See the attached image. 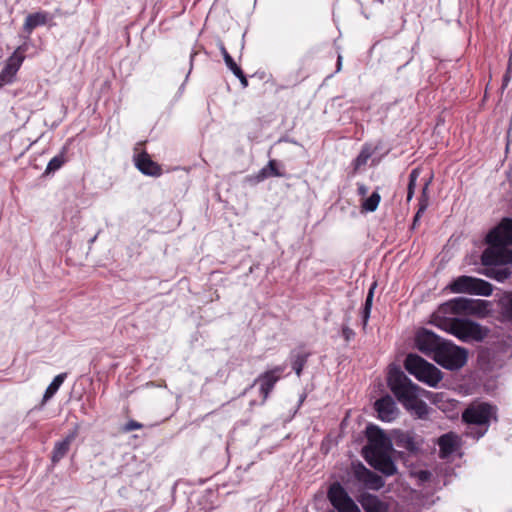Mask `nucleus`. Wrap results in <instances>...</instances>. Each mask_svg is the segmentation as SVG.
Listing matches in <instances>:
<instances>
[{
	"label": "nucleus",
	"mask_w": 512,
	"mask_h": 512,
	"mask_svg": "<svg viewBox=\"0 0 512 512\" xmlns=\"http://www.w3.org/2000/svg\"><path fill=\"white\" fill-rule=\"evenodd\" d=\"M342 336L345 339V341L349 342L351 339L354 338L355 333L351 328L345 325L342 327Z\"/></svg>",
	"instance_id": "nucleus-35"
},
{
	"label": "nucleus",
	"mask_w": 512,
	"mask_h": 512,
	"mask_svg": "<svg viewBox=\"0 0 512 512\" xmlns=\"http://www.w3.org/2000/svg\"><path fill=\"white\" fill-rule=\"evenodd\" d=\"M427 188H428V183H426L424 188H423V191H422L423 196L426 195Z\"/></svg>",
	"instance_id": "nucleus-40"
},
{
	"label": "nucleus",
	"mask_w": 512,
	"mask_h": 512,
	"mask_svg": "<svg viewBox=\"0 0 512 512\" xmlns=\"http://www.w3.org/2000/svg\"><path fill=\"white\" fill-rule=\"evenodd\" d=\"M142 427H143V425L141 423H139L135 420H130L125 424L123 431L130 432L133 430L141 429Z\"/></svg>",
	"instance_id": "nucleus-34"
},
{
	"label": "nucleus",
	"mask_w": 512,
	"mask_h": 512,
	"mask_svg": "<svg viewBox=\"0 0 512 512\" xmlns=\"http://www.w3.org/2000/svg\"><path fill=\"white\" fill-rule=\"evenodd\" d=\"M375 286H376V284L374 283L370 287V289H369V291L367 293V296H366V300H365V304H364L363 310H362V322H363V326L364 327L367 325V322H368L369 317H370L372 303H373V297H374Z\"/></svg>",
	"instance_id": "nucleus-27"
},
{
	"label": "nucleus",
	"mask_w": 512,
	"mask_h": 512,
	"mask_svg": "<svg viewBox=\"0 0 512 512\" xmlns=\"http://www.w3.org/2000/svg\"><path fill=\"white\" fill-rule=\"evenodd\" d=\"M219 49H220V51H221V53L223 55L225 64L232 71V73L233 74H235L236 72L240 73V69L241 68L235 63L234 59L228 53V51L226 50V48H225L223 43L219 44Z\"/></svg>",
	"instance_id": "nucleus-30"
},
{
	"label": "nucleus",
	"mask_w": 512,
	"mask_h": 512,
	"mask_svg": "<svg viewBox=\"0 0 512 512\" xmlns=\"http://www.w3.org/2000/svg\"><path fill=\"white\" fill-rule=\"evenodd\" d=\"M501 315L509 321H512V293H507L499 300Z\"/></svg>",
	"instance_id": "nucleus-26"
},
{
	"label": "nucleus",
	"mask_w": 512,
	"mask_h": 512,
	"mask_svg": "<svg viewBox=\"0 0 512 512\" xmlns=\"http://www.w3.org/2000/svg\"><path fill=\"white\" fill-rule=\"evenodd\" d=\"M368 444L364 448L366 455L390 452L391 441L385 433L377 426L370 425L367 427Z\"/></svg>",
	"instance_id": "nucleus-9"
},
{
	"label": "nucleus",
	"mask_w": 512,
	"mask_h": 512,
	"mask_svg": "<svg viewBox=\"0 0 512 512\" xmlns=\"http://www.w3.org/2000/svg\"><path fill=\"white\" fill-rule=\"evenodd\" d=\"M445 339L440 338L428 329H421L415 337V344L419 351L434 359V355L441 348Z\"/></svg>",
	"instance_id": "nucleus-10"
},
{
	"label": "nucleus",
	"mask_w": 512,
	"mask_h": 512,
	"mask_svg": "<svg viewBox=\"0 0 512 512\" xmlns=\"http://www.w3.org/2000/svg\"><path fill=\"white\" fill-rule=\"evenodd\" d=\"M387 382L392 393L407 410H414L418 415H422L427 406L418 398V385L397 368L389 371Z\"/></svg>",
	"instance_id": "nucleus-2"
},
{
	"label": "nucleus",
	"mask_w": 512,
	"mask_h": 512,
	"mask_svg": "<svg viewBox=\"0 0 512 512\" xmlns=\"http://www.w3.org/2000/svg\"><path fill=\"white\" fill-rule=\"evenodd\" d=\"M467 358V349L459 347L449 340H445L441 348H438V352L434 355L433 360L441 367L455 371L466 364Z\"/></svg>",
	"instance_id": "nucleus-5"
},
{
	"label": "nucleus",
	"mask_w": 512,
	"mask_h": 512,
	"mask_svg": "<svg viewBox=\"0 0 512 512\" xmlns=\"http://www.w3.org/2000/svg\"><path fill=\"white\" fill-rule=\"evenodd\" d=\"M381 201V196L378 191H374L368 198L362 203V209L367 212H374Z\"/></svg>",
	"instance_id": "nucleus-28"
},
{
	"label": "nucleus",
	"mask_w": 512,
	"mask_h": 512,
	"mask_svg": "<svg viewBox=\"0 0 512 512\" xmlns=\"http://www.w3.org/2000/svg\"><path fill=\"white\" fill-rule=\"evenodd\" d=\"M341 67H342V56L339 54L338 57H337V69H336V71L339 72L341 70Z\"/></svg>",
	"instance_id": "nucleus-39"
},
{
	"label": "nucleus",
	"mask_w": 512,
	"mask_h": 512,
	"mask_svg": "<svg viewBox=\"0 0 512 512\" xmlns=\"http://www.w3.org/2000/svg\"><path fill=\"white\" fill-rule=\"evenodd\" d=\"M371 155L372 153L369 148H363L359 155L354 160L355 169H358L361 166L365 165L368 159L371 157Z\"/></svg>",
	"instance_id": "nucleus-32"
},
{
	"label": "nucleus",
	"mask_w": 512,
	"mask_h": 512,
	"mask_svg": "<svg viewBox=\"0 0 512 512\" xmlns=\"http://www.w3.org/2000/svg\"><path fill=\"white\" fill-rule=\"evenodd\" d=\"M375 410L379 419L385 422L393 421L398 415V409L395 401L390 395L378 399L375 404Z\"/></svg>",
	"instance_id": "nucleus-15"
},
{
	"label": "nucleus",
	"mask_w": 512,
	"mask_h": 512,
	"mask_svg": "<svg viewBox=\"0 0 512 512\" xmlns=\"http://www.w3.org/2000/svg\"><path fill=\"white\" fill-rule=\"evenodd\" d=\"M365 458L371 466L386 476H392L397 471L396 465L390 457L389 452L366 455Z\"/></svg>",
	"instance_id": "nucleus-13"
},
{
	"label": "nucleus",
	"mask_w": 512,
	"mask_h": 512,
	"mask_svg": "<svg viewBox=\"0 0 512 512\" xmlns=\"http://www.w3.org/2000/svg\"><path fill=\"white\" fill-rule=\"evenodd\" d=\"M67 377V374L66 373H61V374H58L53 380L52 382L49 384V386L47 387L44 395H43V400L44 401H47L49 399H51L55 393L58 391V389L60 388V386L63 384L64 380L66 379Z\"/></svg>",
	"instance_id": "nucleus-25"
},
{
	"label": "nucleus",
	"mask_w": 512,
	"mask_h": 512,
	"mask_svg": "<svg viewBox=\"0 0 512 512\" xmlns=\"http://www.w3.org/2000/svg\"><path fill=\"white\" fill-rule=\"evenodd\" d=\"M438 445L443 454H452L456 450L457 436L453 433L444 434L439 438Z\"/></svg>",
	"instance_id": "nucleus-23"
},
{
	"label": "nucleus",
	"mask_w": 512,
	"mask_h": 512,
	"mask_svg": "<svg viewBox=\"0 0 512 512\" xmlns=\"http://www.w3.org/2000/svg\"><path fill=\"white\" fill-rule=\"evenodd\" d=\"M362 507L365 512H387V505L381 501L377 496L364 495L361 501Z\"/></svg>",
	"instance_id": "nucleus-20"
},
{
	"label": "nucleus",
	"mask_w": 512,
	"mask_h": 512,
	"mask_svg": "<svg viewBox=\"0 0 512 512\" xmlns=\"http://www.w3.org/2000/svg\"><path fill=\"white\" fill-rule=\"evenodd\" d=\"M308 355L305 353H297L293 355L292 368L296 375L300 377L302 370L307 362Z\"/></svg>",
	"instance_id": "nucleus-29"
},
{
	"label": "nucleus",
	"mask_w": 512,
	"mask_h": 512,
	"mask_svg": "<svg viewBox=\"0 0 512 512\" xmlns=\"http://www.w3.org/2000/svg\"><path fill=\"white\" fill-rule=\"evenodd\" d=\"M305 395H301L300 399H299V405L302 404V402L304 401L305 399Z\"/></svg>",
	"instance_id": "nucleus-41"
},
{
	"label": "nucleus",
	"mask_w": 512,
	"mask_h": 512,
	"mask_svg": "<svg viewBox=\"0 0 512 512\" xmlns=\"http://www.w3.org/2000/svg\"><path fill=\"white\" fill-rule=\"evenodd\" d=\"M328 499L333 507L339 512H360L353 499L338 482L331 484L329 487Z\"/></svg>",
	"instance_id": "nucleus-8"
},
{
	"label": "nucleus",
	"mask_w": 512,
	"mask_h": 512,
	"mask_svg": "<svg viewBox=\"0 0 512 512\" xmlns=\"http://www.w3.org/2000/svg\"><path fill=\"white\" fill-rule=\"evenodd\" d=\"M67 147H63L61 152L54 156L49 162L45 169V174L54 173L59 170L67 161L66 159Z\"/></svg>",
	"instance_id": "nucleus-24"
},
{
	"label": "nucleus",
	"mask_w": 512,
	"mask_h": 512,
	"mask_svg": "<svg viewBox=\"0 0 512 512\" xmlns=\"http://www.w3.org/2000/svg\"><path fill=\"white\" fill-rule=\"evenodd\" d=\"M448 287L453 293H467L480 296H490L493 291L492 285L489 282L466 275L457 277Z\"/></svg>",
	"instance_id": "nucleus-7"
},
{
	"label": "nucleus",
	"mask_w": 512,
	"mask_h": 512,
	"mask_svg": "<svg viewBox=\"0 0 512 512\" xmlns=\"http://www.w3.org/2000/svg\"><path fill=\"white\" fill-rule=\"evenodd\" d=\"M428 206V203H427V199H422L420 201V206H419V209L417 211V213L415 214L414 216V219H413V227H415V225L417 224V222L419 221V218L421 217V215L424 213V211L426 210Z\"/></svg>",
	"instance_id": "nucleus-33"
},
{
	"label": "nucleus",
	"mask_w": 512,
	"mask_h": 512,
	"mask_svg": "<svg viewBox=\"0 0 512 512\" xmlns=\"http://www.w3.org/2000/svg\"><path fill=\"white\" fill-rule=\"evenodd\" d=\"M78 436V427H74L69 433L65 436L62 441L56 442L52 451L51 460L53 463L59 462L64 456L68 453L70 449L71 443Z\"/></svg>",
	"instance_id": "nucleus-17"
},
{
	"label": "nucleus",
	"mask_w": 512,
	"mask_h": 512,
	"mask_svg": "<svg viewBox=\"0 0 512 512\" xmlns=\"http://www.w3.org/2000/svg\"><path fill=\"white\" fill-rule=\"evenodd\" d=\"M353 473L355 478L368 489L379 490L385 484L381 476L366 468L362 463L353 467Z\"/></svg>",
	"instance_id": "nucleus-12"
},
{
	"label": "nucleus",
	"mask_w": 512,
	"mask_h": 512,
	"mask_svg": "<svg viewBox=\"0 0 512 512\" xmlns=\"http://www.w3.org/2000/svg\"><path fill=\"white\" fill-rule=\"evenodd\" d=\"M404 366L410 374L430 387H436L443 378L442 372L436 366L417 354H408Z\"/></svg>",
	"instance_id": "nucleus-3"
},
{
	"label": "nucleus",
	"mask_w": 512,
	"mask_h": 512,
	"mask_svg": "<svg viewBox=\"0 0 512 512\" xmlns=\"http://www.w3.org/2000/svg\"><path fill=\"white\" fill-rule=\"evenodd\" d=\"M284 174L277 168L276 160H270L255 176L257 182H262L269 177H283Z\"/></svg>",
	"instance_id": "nucleus-22"
},
{
	"label": "nucleus",
	"mask_w": 512,
	"mask_h": 512,
	"mask_svg": "<svg viewBox=\"0 0 512 512\" xmlns=\"http://www.w3.org/2000/svg\"><path fill=\"white\" fill-rule=\"evenodd\" d=\"M421 439L412 432H400L395 437L396 446L414 453L420 449Z\"/></svg>",
	"instance_id": "nucleus-19"
},
{
	"label": "nucleus",
	"mask_w": 512,
	"mask_h": 512,
	"mask_svg": "<svg viewBox=\"0 0 512 512\" xmlns=\"http://www.w3.org/2000/svg\"><path fill=\"white\" fill-rule=\"evenodd\" d=\"M438 326L464 342L481 341L487 335L481 325L464 319L444 320Z\"/></svg>",
	"instance_id": "nucleus-4"
},
{
	"label": "nucleus",
	"mask_w": 512,
	"mask_h": 512,
	"mask_svg": "<svg viewBox=\"0 0 512 512\" xmlns=\"http://www.w3.org/2000/svg\"><path fill=\"white\" fill-rule=\"evenodd\" d=\"M419 175H420V173H419L418 169H413L410 172L409 183H408V188H407V201H411V199L413 198L414 191L416 188L417 179H418Z\"/></svg>",
	"instance_id": "nucleus-31"
},
{
	"label": "nucleus",
	"mask_w": 512,
	"mask_h": 512,
	"mask_svg": "<svg viewBox=\"0 0 512 512\" xmlns=\"http://www.w3.org/2000/svg\"><path fill=\"white\" fill-rule=\"evenodd\" d=\"M488 247L481 255V262L486 269L484 274L498 282H504L511 275V270L504 265L512 264V219L504 218L486 236Z\"/></svg>",
	"instance_id": "nucleus-1"
},
{
	"label": "nucleus",
	"mask_w": 512,
	"mask_h": 512,
	"mask_svg": "<svg viewBox=\"0 0 512 512\" xmlns=\"http://www.w3.org/2000/svg\"><path fill=\"white\" fill-rule=\"evenodd\" d=\"M136 167L139 171L148 176L158 177L162 174L161 166L154 162L145 152L138 155L136 159Z\"/></svg>",
	"instance_id": "nucleus-18"
},
{
	"label": "nucleus",
	"mask_w": 512,
	"mask_h": 512,
	"mask_svg": "<svg viewBox=\"0 0 512 512\" xmlns=\"http://www.w3.org/2000/svg\"><path fill=\"white\" fill-rule=\"evenodd\" d=\"M24 60V57L17 52H14L7 60L6 65L0 72V88L4 85L10 84L13 82L15 75L21 64Z\"/></svg>",
	"instance_id": "nucleus-14"
},
{
	"label": "nucleus",
	"mask_w": 512,
	"mask_h": 512,
	"mask_svg": "<svg viewBox=\"0 0 512 512\" xmlns=\"http://www.w3.org/2000/svg\"><path fill=\"white\" fill-rule=\"evenodd\" d=\"M431 477V473L427 470H421L418 472V478L421 481H428Z\"/></svg>",
	"instance_id": "nucleus-37"
},
{
	"label": "nucleus",
	"mask_w": 512,
	"mask_h": 512,
	"mask_svg": "<svg viewBox=\"0 0 512 512\" xmlns=\"http://www.w3.org/2000/svg\"><path fill=\"white\" fill-rule=\"evenodd\" d=\"M285 370L284 366H276L273 369L260 374L254 381L253 385H259V392L262 396V404L266 402L270 392L274 389L275 384L281 378Z\"/></svg>",
	"instance_id": "nucleus-11"
},
{
	"label": "nucleus",
	"mask_w": 512,
	"mask_h": 512,
	"mask_svg": "<svg viewBox=\"0 0 512 512\" xmlns=\"http://www.w3.org/2000/svg\"><path fill=\"white\" fill-rule=\"evenodd\" d=\"M48 16L47 13L44 12H36L29 14L24 23V30L28 34H30L36 27L45 25L47 23Z\"/></svg>",
	"instance_id": "nucleus-21"
},
{
	"label": "nucleus",
	"mask_w": 512,
	"mask_h": 512,
	"mask_svg": "<svg viewBox=\"0 0 512 512\" xmlns=\"http://www.w3.org/2000/svg\"><path fill=\"white\" fill-rule=\"evenodd\" d=\"M234 75L240 80L243 87L248 86V80L245 74L243 73L242 69H240V73L236 72Z\"/></svg>",
	"instance_id": "nucleus-36"
},
{
	"label": "nucleus",
	"mask_w": 512,
	"mask_h": 512,
	"mask_svg": "<svg viewBox=\"0 0 512 512\" xmlns=\"http://www.w3.org/2000/svg\"><path fill=\"white\" fill-rule=\"evenodd\" d=\"M357 190L360 196H365L368 193V187L364 184H358Z\"/></svg>",
	"instance_id": "nucleus-38"
},
{
	"label": "nucleus",
	"mask_w": 512,
	"mask_h": 512,
	"mask_svg": "<svg viewBox=\"0 0 512 512\" xmlns=\"http://www.w3.org/2000/svg\"><path fill=\"white\" fill-rule=\"evenodd\" d=\"M479 301L457 297L447 302L444 307L451 310L454 314H473L477 311Z\"/></svg>",
	"instance_id": "nucleus-16"
},
{
	"label": "nucleus",
	"mask_w": 512,
	"mask_h": 512,
	"mask_svg": "<svg viewBox=\"0 0 512 512\" xmlns=\"http://www.w3.org/2000/svg\"><path fill=\"white\" fill-rule=\"evenodd\" d=\"M496 408L487 403L470 405L462 414L463 421L478 427L475 437H482L489 426L490 420L495 418Z\"/></svg>",
	"instance_id": "nucleus-6"
}]
</instances>
